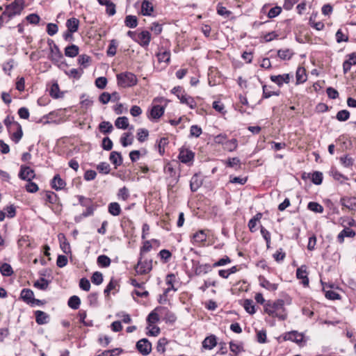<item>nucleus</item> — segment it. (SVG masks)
Instances as JSON below:
<instances>
[{"label": "nucleus", "instance_id": "obj_49", "mask_svg": "<svg viewBox=\"0 0 356 356\" xmlns=\"http://www.w3.org/2000/svg\"><path fill=\"white\" fill-rule=\"evenodd\" d=\"M59 86L57 83H54L51 85L49 90V94L51 97L54 99H58L61 96L59 95Z\"/></svg>", "mask_w": 356, "mask_h": 356}, {"label": "nucleus", "instance_id": "obj_18", "mask_svg": "<svg viewBox=\"0 0 356 356\" xmlns=\"http://www.w3.org/2000/svg\"><path fill=\"white\" fill-rule=\"evenodd\" d=\"M138 43L142 47H147L151 40V34L147 31H143L138 35Z\"/></svg>", "mask_w": 356, "mask_h": 356}, {"label": "nucleus", "instance_id": "obj_8", "mask_svg": "<svg viewBox=\"0 0 356 356\" xmlns=\"http://www.w3.org/2000/svg\"><path fill=\"white\" fill-rule=\"evenodd\" d=\"M136 348L141 354L147 355L152 350V344L147 339H142L137 342Z\"/></svg>", "mask_w": 356, "mask_h": 356}, {"label": "nucleus", "instance_id": "obj_14", "mask_svg": "<svg viewBox=\"0 0 356 356\" xmlns=\"http://www.w3.org/2000/svg\"><path fill=\"white\" fill-rule=\"evenodd\" d=\"M307 268L305 265H302L296 270V277L298 279L302 280V284L304 286H308L309 284Z\"/></svg>", "mask_w": 356, "mask_h": 356}, {"label": "nucleus", "instance_id": "obj_57", "mask_svg": "<svg viewBox=\"0 0 356 356\" xmlns=\"http://www.w3.org/2000/svg\"><path fill=\"white\" fill-rule=\"evenodd\" d=\"M270 86H268L266 85L263 86V97L264 98H269L271 96H279L280 95V91H273L272 92H268V88Z\"/></svg>", "mask_w": 356, "mask_h": 356}, {"label": "nucleus", "instance_id": "obj_37", "mask_svg": "<svg viewBox=\"0 0 356 356\" xmlns=\"http://www.w3.org/2000/svg\"><path fill=\"white\" fill-rule=\"evenodd\" d=\"M110 161L115 166H118L122 163V157L120 153L112 152L109 156Z\"/></svg>", "mask_w": 356, "mask_h": 356}, {"label": "nucleus", "instance_id": "obj_56", "mask_svg": "<svg viewBox=\"0 0 356 356\" xmlns=\"http://www.w3.org/2000/svg\"><path fill=\"white\" fill-rule=\"evenodd\" d=\"M312 181L316 185H320L323 181V174L321 172L316 171L312 175Z\"/></svg>", "mask_w": 356, "mask_h": 356}, {"label": "nucleus", "instance_id": "obj_43", "mask_svg": "<svg viewBox=\"0 0 356 356\" xmlns=\"http://www.w3.org/2000/svg\"><path fill=\"white\" fill-rule=\"evenodd\" d=\"M147 330L149 336L156 337L160 333V328L156 324H147Z\"/></svg>", "mask_w": 356, "mask_h": 356}, {"label": "nucleus", "instance_id": "obj_47", "mask_svg": "<svg viewBox=\"0 0 356 356\" xmlns=\"http://www.w3.org/2000/svg\"><path fill=\"white\" fill-rule=\"evenodd\" d=\"M156 56L159 62L168 63L170 60V52L169 51L159 52Z\"/></svg>", "mask_w": 356, "mask_h": 356}, {"label": "nucleus", "instance_id": "obj_63", "mask_svg": "<svg viewBox=\"0 0 356 356\" xmlns=\"http://www.w3.org/2000/svg\"><path fill=\"white\" fill-rule=\"evenodd\" d=\"M202 132V129L199 126L193 125L191 127V129H190V136H191L197 138L201 135Z\"/></svg>", "mask_w": 356, "mask_h": 356}, {"label": "nucleus", "instance_id": "obj_26", "mask_svg": "<svg viewBox=\"0 0 356 356\" xmlns=\"http://www.w3.org/2000/svg\"><path fill=\"white\" fill-rule=\"evenodd\" d=\"M79 26V21L75 17L70 18L66 22L67 31L75 33L78 31Z\"/></svg>", "mask_w": 356, "mask_h": 356}, {"label": "nucleus", "instance_id": "obj_46", "mask_svg": "<svg viewBox=\"0 0 356 356\" xmlns=\"http://www.w3.org/2000/svg\"><path fill=\"white\" fill-rule=\"evenodd\" d=\"M307 208L314 212L321 213L323 212V207L320 204L315 202H310Z\"/></svg>", "mask_w": 356, "mask_h": 356}, {"label": "nucleus", "instance_id": "obj_23", "mask_svg": "<svg viewBox=\"0 0 356 356\" xmlns=\"http://www.w3.org/2000/svg\"><path fill=\"white\" fill-rule=\"evenodd\" d=\"M176 280V277L174 274H168L165 277V283L168 286V288H166L164 290L163 295L167 296V294L169 293L170 290L177 291V289L174 287V282Z\"/></svg>", "mask_w": 356, "mask_h": 356}, {"label": "nucleus", "instance_id": "obj_50", "mask_svg": "<svg viewBox=\"0 0 356 356\" xmlns=\"http://www.w3.org/2000/svg\"><path fill=\"white\" fill-rule=\"evenodd\" d=\"M25 19L31 24L36 25L39 24L40 17L38 14L31 13L27 15Z\"/></svg>", "mask_w": 356, "mask_h": 356}, {"label": "nucleus", "instance_id": "obj_42", "mask_svg": "<svg viewBox=\"0 0 356 356\" xmlns=\"http://www.w3.org/2000/svg\"><path fill=\"white\" fill-rule=\"evenodd\" d=\"M261 213H257L252 218H251L248 222V227L250 232H255V227L257 225V222L259 221L261 218Z\"/></svg>", "mask_w": 356, "mask_h": 356}, {"label": "nucleus", "instance_id": "obj_12", "mask_svg": "<svg viewBox=\"0 0 356 356\" xmlns=\"http://www.w3.org/2000/svg\"><path fill=\"white\" fill-rule=\"evenodd\" d=\"M35 175L34 170L28 166H21L19 173L20 179L26 181H31L35 177Z\"/></svg>", "mask_w": 356, "mask_h": 356}, {"label": "nucleus", "instance_id": "obj_64", "mask_svg": "<svg viewBox=\"0 0 356 356\" xmlns=\"http://www.w3.org/2000/svg\"><path fill=\"white\" fill-rule=\"evenodd\" d=\"M58 31V26L56 24L49 23L47 26V33L52 36L55 35Z\"/></svg>", "mask_w": 356, "mask_h": 356}, {"label": "nucleus", "instance_id": "obj_21", "mask_svg": "<svg viewBox=\"0 0 356 356\" xmlns=\"http://www.w3.org/2000/svg\"><path fill=\"white\" fill-rule=\"evenodd\" d=\"M154 11L152 3L147 1L143 0L141 3V14L144 16H150Z\"/></svg>", "mask_w": 356, "mask_h": 356}, {"label": "nucleus", "instance_id": "obj_35", "mask_svg": "<svg viewBox=\"0 0 356 356\" xmlns=\"http://www.w3.org/2000/svg\"><path fill=\"white\" fill-rule=\"evenodd\" d=\"M0 272L3 276L8 277L13 275V270L9 264L3 263L0 266Z\"/></svg>", "mask_w": 356, "mask_h": 356}, {"label": "nucleus", "instance_id": "obj_55", "mask_svg": "<svg viewBox=\"0 0 356 356\" xmlns=\"http://www.w3.org/2000/svg\"><path fill=\"white\" fill-rule=\"evenodd\" d=\"M49 281L44 278H40L39 280L36 281L35 283H34V286L40 289H42V290H45L47 289L48 286H49Z\"/></svg>", "mask_w": 356, "mask_h": 356}, {"label": "nucleus", "instance_id": "obj_51", "mask_svg": "<svg viewBox=\"0 0 356 356\" xmlns=\"http://www.w3.org/2000/svg\"><path fill=\"white\" fill-rule=\"evenodd\" d=\"M244 309L245 311L250 314H253L255 313V308L254 302L252 300H245L244 302Z\"/></svg>", "mask_w": 356, "mask_h": 356}, {"label": "nucleus", "instance_id": "obj_22", "mask_svg": "<svg viewBox=\"0 0 356 356\" xmlns=\"http://www.w3.org/2000/svg\"><path fill=\"white\" fill-rule=\"evenodd\" d=\"M164 111L165 108L163 106L160 105H154L150 110V118L152 119L157 120L163 115Z\"/></svg>", "mask_w": 356, "mask_h": 356}, {"label": "nucleus", "instance_id": "obj_36", "mask_svg": "<svg viewBox=\"0 0 356 356\" xmlns=\"http://www.w3.org/2000/svg\"><path fill=\"white\" fill-rule=\"evenodd\" d=\"M67 304L70 308L77 309L80 306L81 300L78 296H72L69 298Z\"/></svg>", "mask_w": 356, "mask_h": 356}, {"label": "nucleus", "instance_id": "obj_6", "mask_svg": "<svg viewBox=\"0 0 356 356\" xmlns=\"http://www.w3.org/2000/svg\"><path fill=\"white\" fill-rule=\"evenodd\" d=\"M118 83L120 86L126 88L134 85V74L122 72L117 75Z\"/></svg>", "mask_w": 356, "mask_h": 356}, {"label": "nucleus", "instance_id": "obj_20", "mask_svg": "<svg viewBox=\"0 0 356 356\" xmlns=\"http://www.w3.org/2000/svg\"><path fill=\"white\" fill-rule=\"evenodd\" d=\"M66 185L65 181L57 174L56 175L51 181V186L56 191L63 189Z\"/></svg>", "mask_w": 356, "mask_h": 356}, {"label": "nucleus", "instance_id": "obj_3", "mask_svg": "<svg viewBox=\"0 0 356 356\" xmlns=\"http://www.w3.org/2000/svg\"><path fill=\"white\" fill-rule=\"evenodd\" d=\"M172 92L176 95V96L180 100V102L181 104H186L191 108H195L196 107L197 104L195 102L194 99L192 97L185 94L184 91L182 90V88L181 87H175L172 90Z\"/></svg>", "mask_w": 356, "mask_h": 356}, {"label": "nucleus", "instance_id": "obj_41", "mask_svg": "<svg viewBox=\"0 0 356 356\" xmlns=\"http://www.w3.org/2000/svg\"><path fill=\"white\" fill-rule=\"evenodd\" d=\"M237 146H238L237 140L234 138L230 140L225 141V143L223 145V147L225 149H226L229 152H232L236 149Z\"/></svg>", "mask_w": 356, "mask_h": 356}, {"label": "nucleus", "instance_id": "obj_9", "mask_svg": "<svg viewBox=\"0 0 356 356\" xmlns=\"http://www.w3.org/2000/svg\"><path fill=\"white\" fill-rule=\"evenodd\" d=\"M63 58V56L58 47L56 44H54V46L50 47L49 59L54 64H58V63L61 62Z\"/></svg>", "mask_w": 356, "mask_h": 356}, {"label": "nucleus", "instance_id": "obj_33", "mask_svg": "<svg viewBox=\"0 0 356 356\" xmlns=\"http://www.w3.org/2000/svg\"><path fill=\"white\" fill-rule=\"evenodd\" d=\"M99 129L102 133L106 134L113 131V127L110 122L104 121L99 124Z\"/></svg>", "mask_w": 356, "mask_h": 356}, {"label": "nucleus", "instance_id": "obj_15", "mask_svg": "<svg viewBox=\"0 0 356 356\" xmlns=\"http://www.w3.org/2000/svg\"><path fill=\"white\" fill-rule=\"evenodd\" d=\"M194 159V153L188 149H181L179 154V159L181 163H187Z\"/></svg>", "mask_w": 356, "mask_h": 356}, {"label": "nucleus", "instance_id": "obj_38", "mask_svg": "<svg viewBox=\"0 0 356 356\" xmlns=\"http://www.w3.org/2000/svg\"><path fill=\"white\" fill-rule=\"evenodd\" d=\"M135 295L141 298H147L149 293L147 290L142 288V286L140 284L135 281Z\"/></svg>", "mask_w": 356, "mask_h": 356}, {"label": "nucleus", "instance_id": "obj_53", "mask_svg": "<svg viewBox=\"0 0 356 356\" xmlns=\"http://www.w3.org/2000/svg\"><path fill=\"white\" fill-rule=\"evenodd\" d=\"M193 239L195 242L202 243L207 241V234L203 230H200L193 235Z\"/></svg>", "mask_w": 356, "mask_h": 356}, {"label": "nucleus", "instance_id": "obj_30", "mask_svg": "<svg viewBox=\"0 0 356 356\" xmlns=\"http://www.w3.org/2000/svg\"><path fill=\"white\" fill-rule=\"evenodd\" d=\"M134 140V136L131 132L124 133L120 138V143L123 147L131 145Z\"/></svg>", "mask_w": 356, "mask_h": 356}, {"label": "nucleus", "instance_id": "obj_58", "mask_svg": "<svg viewBox=\"0 0 356 356\" xmlns=\"http://www.w3.org/2000/svg\"><path fill=\"white\" fill-rule=\"evenodd\" d=\"M349 117H350V113L347 110L339 111L337 113V116H336L337 119L341 122L347 120L349 118Z\"/></svg>", "mask_w": 356, "mask_h": 356}, {"label": "nucleus", "instance_id": "obj_1", "mask_svg": "<svg viewBox=\"0 0 356 356\" xmlns=\"http://www.w3.org/2000/svg\"><path fill=\"white\" fill-rule=\"evenodd\" d=\"M24 8V0H15L11 3L6 5L4 10H3V7L0 6V10L2 11L0 14V25L8 22L16 15H20Z\"/></svg>", "mask_w": 356, "mask_h": 356}, {"label": "nucleus", "instance_id": "obj_10", "mask_svg": "<svg viewBox=\"0 0 356 356\" xmlns=\"http://www.w3.org/2000/svg\"><path fill=\"white\" fill-rule=\"evenodd\" d=\"M291 77L292 76L289 74H283L280 75H272L270 79L273 83L281 87L284 83H289Z\"/></svg>", "mask_w": 356, "mask_h": 356}, {"label": "nucleus", "instance_id": "obj_45", "mask_svg": "<svg viewBox=\"0 0 356 356\" xmlns=\"http://www.w3.org/2000/svg\"><path fill=\"white\" fill-rule=\"evenodd\" d=\"M230 350L234 353L236 355L239 353L244 351L243 344L241 343H236L233 341L229 343Z\"/></svg>", "mask_w": 356, "mask_h": 356}, {"label": "nucleus", "instance_id": "obj_40", "mask_svg": "<svg viewBox=\"0 0 356 356\" xmlns=\"http://www.w3.org/2000/svg\"><path fill=\"white\" fill-rule=\"evenodd\" d=\"M296 76L297 83H303L307 79L305 70L303 67H298L297 69Z\"/></svg>", "mask_w": 356, "mask_h": 356}, {"label": "nucleus", "instance_id": "obj_27", "mask_svg": "<svg viewBox=\"0 0 356 356\" xmlns=\"http://www.w3.org/2000/svg\"><path fill=\"white\" fill-rule=\"evenodd\" d=\"M13 127L16 128V131L13 134L11 139L15 143H18L23 136L22 126L18 122H15L13 123Z\"/></svg>", "mask_w": 356, "mask_h": 356}, {"label": "nucleus", "instance_id": "obj_62", "mask_svg": "<svg viewBox=\"0 0 356 356\" xmlns=\"http://www.w3.org/2000/svg\"><path fill=\"white\" fill-rule=\"evenodd\" d=\"M97 169L99 170V172L104 173V174H108L111 170L110 165L106 162L100 163L97 167Z\"/></svg>", "mask_w": 356, "mask_h": 356}, {"label": "nucleus", "instance_id": "obj_2", "mask_svg": "<svg viewBox=\"0 0 356 356\" xmlns=\"http://www.w3.org/2000/svg\"><path fill=\"white\" fill-rule=\"evenodd\" d=\"M284 302L283 300H277L273 302H268L265 305V312L273 317H277L280 320H285L287 317Z\"/></svg>", "mask_w": 356, "mask_h": 356}, {"label": "nucleus", "instance_id": "obj_44", "mask_svg": "<svg viewBox=\"0 0 356 356\" xmlns=\"http://www.w3.org/2000/svg\"><path fill=\"white\" fill-rule=\"evenodd\" d=\"M58 200V195L52 191H46L45 193V201L50 204H56Z\"/></svg>", "mask_w": 356, "mask_h": 356}, {"label": "nucleus", "instance_id": "obj_13", "mask_svg": "<svg viewBox=\"0 0 356 356\" xmlns=\"http://www.w3.org/2000/svg\"><path fill=\"white\" fill-rule=\"evenodd\" d=\"M303 334L297 331H291L284 334V339L285 341H291L300 343L303 341Z\"/></svg>", "mask_w": 356, "mask_h": 356}, {"label": "nucleus", "instance_id": "obj_31", "mask_svg": "<svg viewBox=\"0 0 356 356\" xmlns=\"http://www.w3.org/2000/svg\"><path fill=\"white\" fill-rule=\"evenodd\" d=\"M293 54V50L289 48L280 49L277 51V56L282 60H289Z\"/></svg>", "mask_w": 356, "mask_h": 356}, {"label": "nucleus", "instance_id": "obj_60", "mask_svg": "<svg viewBox=\"0 0 356 356\" xmlns=\"http://www.w3.org/2000/svg\"><path fill=\"white\" fill-rule=\"evenodd\" d=\"M137 136L140 142H144L149 136V131L145 129H140L138 130Z\"/></svg>", "mask_w": 356, "mask_h": 356}, {"label": "nucleus", "instance_id": "obj_7", "mask_svg": "<svg viewBox=\"0 0 356 356\" xmlns=\"http://www.w3.org/2000/svg\"><path fill=\"white\" fill-rule=\"evenodd\" d=\"M165 311V307H158L151 312L147 318V324H156L159 321L160 317H163V312Z\"/></svg>", "mask_w": 356, "mask_h": 356}, {"label": "nucleus", "instance_id": "obj_29", "mask_svg": "<svg viewBox=\"0 0 356 356\" xmlns=\"http://www.w3.org/2000/svg\"><path fill=\"white\" fill-rule=\"evenodd\" d=\"M202 184V181L197 175H195L192 177L190 182V187L192 191H197Z\"/></svg>", "mask_w": 356, "mask_h": 356}, {"label": "nucleus", "instance_id": "obj_32", "mask_svg": "<svg viewBox=\"0 0 356 356\" xmlns=\"http://www.w3.org/2000/svg\"><path fill=\"white\" fill-rule=\"evenodd\" d=\"M115 125L118 129H126L129 127V120L127 117H119L115 120Z\"/></svg>", "mask_w": 356, "mask_h": 356}, {"label": "nucleus", "instance_id": "obj_24", "mask_svg": "<svg viewBox=\"0 0 356 356\" xmlns=\"http://www.w3.org/2000/svg\"><path fill=\"white\" fill-rule=\"evenodd\" d=\"M35 316V321L38 325L47 324L49 322V316L42 311H36Z\"/></svg>", "mask_w": 356, "mask_h": 356}, {"label": "nucleus", "instance_id": "obj_34", "mask_svg": "<svg viewBox=\"0 0 356 356\" xmlns=\"http://www.w3.org/2000/svg\"><path fill=\"white\" fill-rule=\"evenodd\" d=\"M108 212L114 216L120 215L121 211L120 206L118 202L110 203L108 204Z\"/></svg>", "mask_w": 356, "mask_h": 356}, {"label": "nucleus", "instance_id": "obj_52", "mask_svg": "<svg viewBox=\"0 0 356 356\" xmlns=\"http://www.w3.org/2000/svg\"><path fill=\"white\" fill-rule=\"evenodd\" d=\"M340 161L344 167L349 168L353 165L354 160L349 155H345L340 158Z\"/></svg>", "mask_w": 356, "mask_h": 356}, {"label": "nucleus", "instance_id": "obj_16", "mask_svg": "<svg viewBox=\"0 0 356 356\" xmlns=\"http://www.w3.org/2000/svg\"><path fill=\"white\" fill-rule=\"evenodd\" d=\"M58 239L60 243V247L63 252L67 254L71 253L70 245L65 234L62 233L59 234L58 235Z\"/></svg>", "mask_w": 356, "mask_h": 356}, {"label": "nucleus", "instance_id": "obj_61", "mask_svg": "<svg viewBox=\"0 0 356 356\" xmlns=\"http://www.w3.org/2000/svg\"><path fill=\"white\" fill-rule=\"evenodd\" d=\"M163 317L164 320L170 323L175 322L177 319L175 315L170 312L167 308H165V311L163 312Z\"/></svg>", "mask_w": 356, "mask_h": 356}, {"label": "nucleus", "instance_id": "obj_4", "mask_svg": "<svg viewBox=\"0 0 356 356\" xmlns=\"http://www.w3.org/2000/svg\"><path fill=\"white\" fill-rule=\"evenodd\" d=\"M152 269V261L145 257H140L137 266H135V271L140 274H145Z\"/></svg>", "mask_w": 356, "mask_h": 356}, {"label": "nucleus", "instance_id": "obj_11", "mask_svg": "<svg viewBox=\"0 0 356 356\" xmlns=\"http://www.w3.org/2000/svg\"><path fill=\"white\" fill-rule=\"evenodd\" d=\"M340 204L350 211H356V197L344 196L340 199Z\"/></svg>", "mask_w": 356, "mask_h": 356}, {"label": "nucleus", "instance_id": "obj_25", "mask_svg": "<svg viewBox=\"0 0 356 356\" xmlns=\"http://www.w3.org/2000/svg\"><path fill=\"white\" fill-rule=\"evenodd\" d=\"M217 344L216 337L214 335H211L204 339L202 342V346L205 349L211 350Z\"/></svg>", "mask_w": 356, "mask_h": 356}, {"label": "nucleus", "instance_id": "obj_28", "mask_svg": "<svg viewBox=\"0 0 356 356\" xmlns=\"http://www.w3.org/2000/svg\"><path fill=\"white\" fill-rule=\"evenodd\" d=\"M79 52V48L76 44H71L65 48V55L70 58L76 57Z\"/></svg>", "mask_w": 356, "mask_h": 356}, {"label": "nucleus", "instance_id": "obj_39", "mask_svg": "<svg viewBox=\"0 0 356 356\" xmlns=\"http://www.w3.org/2000/svg\"><path fill=\"white\" fill-rule=\"evenodd\" d=\"M97 264L99 266L106 268L111 264V259L106 255L102 254L97 257Z\"/></svg>", "mask_w": 356, "mask_h": 356}, {"label": "nucleus", "instance_id": "obj_5", "mask_svg": "<svg viewBox=\"0 0 356 356\" xmlns=\"http://www.w3.org/2000/svg\"><path fill=\"white\" fill-rule=\"evenodd\" d=\"M172 348V344L163 337L159 339L156 348L159 354L166 356L167 354H171Z\"/></svg>", "mask_w": 356, "mask_h": 356}, {"label": "nucleus", "instance_id": "obj_17", "mask_svg": "<svg viewBox=\"0 0 356 356\" xmlns=\"http://www.w3.org/2000/svg\"><path fill=\"white\" fill-rule=\"evenodd\" d=\"M21 298L26 303H33L35 301L39 302L38 300H35L33 292L29 289H24L20 293Z\"/></svg>", "mask_w": 356, "mask_h": 356}, {"label": "nucleus", "instance_id": "obj_19", "mask_svg": "<svg viewBox=\"0 0 356 356\" xmlns=\"http://www.w3.org/2000/svg\"><path fill=\"white\" fill-rule=\"evenodd\" d=\"M259 282L261 286L265 288L266 289L270 291H274L277 289V284L270 283L264 276L260 275L259 277Z\"/></svg>", "mask_w": 356, "mask_h": 356}, {"label": "nucleus", "instance_id": "obj_48", "mask_svg": "<svg viewBox=\"0 0 356 356\" xmlns=\"http://www.w3.org/2000/svg\"><path fill=\"white\" fill-rule=\"evenodd\" d=\"M91 281L93 284L96 285L101 284L103 282L102 273L99 271L95 272L91 277Z\"/></svg>", "mask_w": 356, "mask_h": 356}, {"label": "nucleus", "instance_id": "obj_54", "mask_svg": "<svg viewBox=\"0 0 356 356\" xmlns=\"http://www.w3.org/2000/svg\"><path fill=\"white\" fill-rule=\"evenodd\" d=\"M88 301L90 306L97 307L98 305V293H91L88 296Z\"/></svg>", "mask_w": 356, "mask_h": 356}, {"label": "nucleus", "instance_id": "obj_59", "mask_svg": "<svg viewBox=\"0 0 356 356\" xmlns=\"http://www.w3.org/2000/svg\"><path fill=\"white\" fill-rule=\"evenodd\" d=\"M90 61V57L86 54H81L79 56L78 63L80 65L83 66V67H84V68L88 67Z\"/></svg>", "mask_w": 356, "mask_h": 356}]
</instances>
